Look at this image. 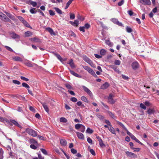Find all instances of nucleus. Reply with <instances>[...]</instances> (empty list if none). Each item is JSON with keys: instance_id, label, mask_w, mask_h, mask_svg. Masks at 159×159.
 <instances>
[{"instance_id": "14", "label": "nucleus", "mask_w": 159, "mask_h": 159, "mask_svg": "<svg viewBox=\"0 0 159 159\" xmlns=\"http://www.w3.org/2000/svg\"><path fill=\"white\" fill-rule=\"evenodd\" d=\"M69 71L70 73L74 76L79 78H81V75H79L77 73H75L74 71L70 69H69Z\"/></svg>"}, {"instance_id": "5", "label": "nucleus", "mask_w": 159, "mask_h": 159, "mask_svg": "<svg viewBox=\"0 0 159 159\" xmlns=\"http://www.w3.org/2000/svg\"><path fill=\"white\" fill-rule=\"evenodd\" d=\"M82 88L84 91L86 92L90 97L93 96V93L87 87L84 86H82Z\"/></svg>"}, {"instance_id": "40", "label": "nucleus", "mask_w": 159, "mask_h": 159, "mask_svg": "<svg viewBox=\"0 0 159 159\" xmlns=\"http://www.w3.org/2000/svg\"><path fill=\"white\" fill-rule=\"evenodd\" d=\"M60 122L63 123H66L67 122V119L64 117H61L60 118Z\"/></svg>"}, {"instance_id": "39", "label": "nucleus", "mask_w": 159, "mask_h": 159, "mask_svg": "<svg viewBox=\"0 0 159 159\" xmlns=\"http://www.w3.org/2000/svg\"><path fill=\"white\" fill-rule=\"evenodd\" d=\"M22 86L27 89H29L30 88V86L26 83H23L22 84Z\"/></svg>"}, {"instance_id": "48", "label": "nucleus", "mask_w": 159, "mask_h": 159, "mask_svg": "<svg viewBox=\"0 0 159 159\" xmlns=\"http://www.w3.org/2000/svg\"><path fill=\"white\" fill-rule=\"evenodd\" d=\"M12 81V82L15 84H17L18 85H20V82L18 80H13Z\"/></svg>"}, {"instance_id": "45", "label": "nucleus", "mask_w": 159, "mask_h": 159, "mask_svg": "<svg viewBox=\"0 0 159 159\" xmlns=\"http://www.w3.org/2000/svg\"><path fill=\"white\" fill-rule=\"evenodd\" d=\"M105 43L106 44L108 45L110 47H111L112 46V43H111L110 42V41L109 40H106L105 41Z\"/></svg>"}, {"instance_id": "49", "label": "nucleus", "mask_w": 159, "mask_h": 159, "mask_svg": "<svg viewBox=\"0 0 159 159\" xmlns=\"http://www.w3.org/2000/svg\"><path fill=\"white\" fill-rule=\"evenodd\" d=\"M40 150H41V151L42 152V153L43 154H44V155H48L47 152L45 149H43V148H41L40 149Z\"/></svg>"}, {"instance_id": "52", "label": "nucleus", "mask_w": 159, "mask_h": 159, "mask_svg": "<svg viewBox=\"0 0 159 159\" xmlns=\"http://www.w3.org/2000/svg\"><path fill=\"white\" fill-rule=\"evenodd\" d=\"M85 127L83 125L80 127V131L82 132H84L85 130Z\"/></svg>"}, {"instance_id": "4", "label": "nucleus", "mask_w": 159, "mask_h": 159, "mask_svg": "<svg viewBox=\"0 0 159 159\" xmlns=\"http://www.w3.org/2000/svg\"><path fill=\"white\" fill-rule=\"evenodd\" d=\"M83 60L88 63L92 67H94V64L92 61L90 59L86 56L83 57Z\"/></svg>"}, {"instance_id": "55", "label": "nucleus", "mask_w": 159, "mask_h": 159, "mask_svg": "<svg viewBox=\"0 0 159 159\" xmlns=\"http://www.w3.org/2000/svg\"><path fill=\"white\" fill-rule=\"evenodd\" d=\"M37 11L39 12L43 16H45V15L43 11H41L40 9H37Z\"/></svg>"}, {"instance_id": "28", "label": "nucleus", "mask_w": 159, "mask_h": 159, "mask_svg": "<svg viewBox=\"0 0 159 159\" xmlns=\"http://www.w3.org/2000/svg\"><path fill=\"white\" fill-rule=\"evenodd\" d=\"M126 154L127 156L129 157H131L132 156H136L134 153L129 151L126 152Z\"/></svg>"}, {"instance_id": "1", "label": "nucleus", "mask_w": 159, "mask_h": 159, "mask_svg": "<svg viewBox=\"0 0 159 159\" xmlns=\"http://www.w3.org/2000/svg\"><path fill=\"white\" fill-rule=\"evenodd\" d=\"M26 132L30 135L35 137L37 135V133L36 131L27 128L25 129Z\"/></svg>"}, {"instance_id": "21", "label": "nucleus", "mask_w": 159, "mask_h": 159, "mask_svg": "<svg viewBox=\"0 0 159 159\" xmlns=\"http://www.w3.org/2000/svg\"><path fill=\"white\" fill-rule=\"evenodd\" d=\"M60 143L61 144L64 146L66 145L67 144V142L64 139H61L60 140Z\"/></svg>"}, {"instance_id": "29", "label": "nucleus", "mask_w": 159, "mask_h": 159, "mask_svg": "<svg viewBox=\"0 0 159 159\" xmlns=\"http://www.w3.org/2000/svg\"><path fill=\"white\" fill-rule=\"evenodd\" d=\"M155 112V110L153 109L149 108L148 111L147 112L149 115H151L154 113Z\"/></svg>"}, {"instance_id": "2", "label": "nucleus", "mask_w": 159, "mask_h": 159, "mask_svg": "<svg viewBox=\"0 0 159 159\" xmlns=\"http://www.w3.org/2000/svg\"><path fill=\"white\" fill-rule=\"evenodd\" d=\"M90 74L94 77H97V75L93 70L89 66H82Z\"/></svg>"}, {"instance_id": "6", "label": "nucleus", "mask_w": 159, "mask_h": 159, "mask_svg": "<svg viewBox=\"0 0 159 159\" xmlns=\"http://www.w3.org/2000/svg\"><path fill=\"white\" fill-rule=\"evenodd\" d=\"M114 97V96L112 94H110L108 98V102L111 104H114L116 102V101L113 98Z\"/></svg>"}, {"instance_id": "63", "label": "nucleus", "mask_w": 159, "mask_h": 159, "mask_svg": "<svg viewBox=\"0 0 159 159\" xmlns=\"http://www.w3.org/2000/svg\"><path fill=\"white\" fill-rule=\"evenodd\" d=\"M84 29H85V27H84V26H83V27L81 26V27H80L79 30H80L81 31H82L83 32H85Z\"/></svg>"}, {"instance_id": "25", "label": "nucleus", "mask_w": 159, "mask_h": 159, "mask_svg": "<svg viewBox=\"0 0 159 159\" xmlns=\"http://www.w3.org/2000/svg\"><path fill=\"white\" fill-rule=\"evenodd\" d=\"M109 130L113 134H116V133L115 131V129L111 126L109 128Z\"/></svg>"}, {"instance_id": "60", "label": "nucleus", "mask_w": 159, "mask_h": 159, "mask_svg": "<svg viewBox=\"0 0 159 159\" xmlns=\"http://www.w3.org/2000/svg\"><path fill=\"white\" fill-rule=\"evenodd\" d=\"M124 0H121L120 2H118V5L119 6H121L124 4Z\"/></svg>"}, {"instance_id": "42", "label": "nucleus", "mask_w": 159, "mask_h": 159, "mask_svg": "<svg viewBox=\"0 0 159 159\" xmlns=\"http://www.w3.org/2000/svg\"><path fill=\"white\" fill-rule=\"evenodd\" d=\"M65 85L67 88L69 89H73V87L70 84H65Z\"/></svg>"}, {"instance_id": "24", "label": "nucleus", "mask_w": 159, "mask_h": 159, "mask_svg": "<svg viewBox=\"0 0 159 159\" xmlns=\"http://www.w3.org/2000/svg\"><path fill=\"white\" fill-rule=\"evenodd\" d=\"M24 63L26 66L28 67H33V66L32 64L31 63V62L28 60H27V61L25 62Z\"/></svg>"}, {"instance_id": "54", "label": "nucleus", "mask_w": 159, "mask_h": 159, "mask_svg": "<svg viewBox=\"0 0 159 159\" xmlns=\"http://www.w3.org/2000/svg\"><path fill=\"white\" fill-rule=\"evenodd\" d=\"M99 145L101 147H105V145L103 143V142L102 141V140L101 141H100L99 142Z\"/></svg>"}, {"instance_id": "58", "label": "nucleus", "mask_w": 159, "mask_h": 159, "mask_svg": "<svg viewBox=\"0 0 159 159\" xmlns=\"http://www.w3.org/2000/svg\"><path fill=\"white\" fill-rule=\"evenodd\" d=\"M87 141L89 143L91 144H92V140L90 137H88L87 138Z\"/></svg>"}, {"instance_id": "33", "label": "nucleus", "mask_w": 159, "mask_h": 159, "mask_svg": "<svg viewBox=\"0 0 159 159\" xmlns=\"http://www.w3.org/2000/svg\"><path fill=\"white\" fill-rule=\"evenodd\" d=\"M126 31L128 33H130L133 31L132 29L128 26H126Z\"/></svg>"}, {"instance_id": "3", "label": "nucleus", "mask_w": 159, "mask_h": 159, "mask_svg": "<svg viewBox=\"0 0 159 159\" xmlns=\"http://www.w3.org/2000/svg\"><path fill=\"white\" fill-rule=\"evenodd\" d=\"M17 17L25 26L27 27H30V25L28 23L22 16H17Z\"/></svg>"}, {"instance_id": "44", "label": "nucleus", "mask_w": 159, "mask_h": 159, "mask_svg": "<svg viewBox=\"0 0 159 159\" xmlns=\"http://www.w3.org/2000/svg\"><path fill=\"white\" fill-rule=\"evenodd\" d=\"M116 122L118 124L122 127L124 129L126 128L122 123L118 121H116Z\"/></svg>"}, {"instance_id": "32", "label": "nucleus", "mask_w": 159, "mask_h": 159, "mask_svg": "<svg viewBox=\"0 0 159 159\" xmlns=\"http://www.w3.org/2000/svg\"><path fill=\"white\" fill-rule=\"evenodd\" d=\"M25 34L26 37H29L32 35V33L30 31H27L25 33Z\"/></svg>"}, {"instance_id": "61", "label": "nucleus", "mask_w": 159, "mask_h": 159, "mask_svg": "<svg viewBox=\"0 0 159 159\" xmlns=\"http://www.w3.org/2000/svg\"><path fill=\"white\" fill-rule=\"evenodd\" d=\"M30 147L31 148L34 150L36 149H37V147L34 144H32L30 145Z\"/></svg>"}, {"instance_id": "23", "label": "nucleus", "mask_w": 159, "mask_h": 159, "mask_svg": "<svg viewBox=\"0 0 159 159\" xmlns=\"http://www.w3.org/2000/svg\"><path fill=\"white\" fill-rule=\"evenodd\" d=\"M13 59L16 61L22 62L23 61L22 59L19 57H15L13 58Z\"/></svg>"}, {"instance_id": "13", "label": "nucleus", "mask_w": 159, "mask_h": 159, "mask_svg": "<svg viewBox=\"0 0 159 159\" xmlns=\"http://www.w3.org/2000/svg\"><path fill=\"white\" fill-rule=\"evenodd\" d=\"M76 134L79 139H84V135L82 133L77 132Z\"/></svg>"}, {"instance_id": "64", "label": "nucleus", "mask_w": 159, "mask_h": 159, "mask_svg": "<svg viewBox=\"0 0 159 159\" xmlns=\"http://www.w3.org/2000/svg\"><path fill=\"white\" fill-rule=\"evenodd\" d=\"M115 64L116 65H119L120 64V61L118 60H116L115 61Z\"/></svg>"}, {"instance_id": "27", "label": "nucleus", "mask_w": 159, "mask_h": 159, "mask_svg": "<svg viewBox=\"0 0 159 159\" xmlns=\"http://www.w3.org/2000/svg\"><path fill=\"white\" fill-rule=\"evenodd\" d=\"M46 30L49 32L51 35L54 34V32L52 28L50 27H48L46 28Z\"/></svg>"}, {"instance_id": "37", "label": "nucleus", "mask_w": 159, "mask_h": 159, "mask_svg": "<svg viewBox=\"0 0 159 159\" xmlns=\"http://www.w3.org/2000/svg\"><path fill=\"white\" fill-rule=\"evenodd\" d=\"M30 142L31 143H34V144H38L37 141L33 139H31L30 140Z\"/></svg>"}, {"instance_id": "53", "label": "nucleus", "mask_w": 159, "mask_h": 159, "mask_svg": "<svg viewBox=\"0 0 159 159\" xmlns=\"http://www.w3.org/2000/svg\"><path fill=\"white\" fill-rule=\"evenodd\" d=\"M30 4L32 5L33 7H36L37 5V3L36 2L33 1H31L30 2Z\"/></svg>"}, {"instance_id": "35", "label": "nucleus", "mask_w": 159, "mask_h": 159, "mask_svg": "<svg viewBox=\"0 0 159 159\" xmlns=\"http://www.w3.org/2000/svg\"><path fill=\"white\" fill-rule=\"evenodd\" d=\"M106 53V50L104 49H102L100 50V54L102 56H104L105 55Z\"/></svg>"}, {"instance_id": "17", "label": "nucleus", "mask_w": 159, "mask_h": 159, "mask_svg": "<svg viewBox=\"0 0 159 159\" xmlns=\"http://www.w3.org/2000/svg\"><path fill=\"white\" fill-rule=\"evenodd\" d=\"M108 114L113 119H115L116 117V116L115 115V114L111 112L108 111H107Z\"/></svg>"}, {"instance_id": "62", "label": "nucleus", "mask_w": 159, "mask_h": 159, "mask_svg": "<svg viewBox=\"0 0 159 159\" xmlns=\"http://www.w3.org/2000/svg\"><path fill=\"white\" fill-rule=\"evenodd\" d=\"M29 109L30 111H32L33 112H35L36 111L35 109H34V108L32 107V106H30L29 107Z\"/></svg>"}, {"instance_id": "57", "label": "nucleus", "mask_w": 159, "mask_h": 159, "mask_svg": "<svg viewBox=\"0 0 159 159\" xmlns=\"http://www.w3.org/2000/svg\"><path fill=\"white\" fill-rule=\"evenodd\" d=\"M70 100L73 102H76L77 101V99L75 97H72L70 98Z\"/></svg>"}, {"instance_id": "18", "label": "nucleus", "mask_w": 159, "mask_h": 159, "mask_svg": "<svg viewBox=\"0 0 159 159\" xmlns=\"http://www.w3.org/2000/svg\"><path fill=\"white\" fill-rule=\"evenodd\" d=\"M3 20L5 21H6L7 22H9L11 23H12L11 21L6 16L5 14H3Z\"/></svg>"}, {"instance_id": "51", "label": "nucleus", "mask_w": 159, "mask_h": 159, "mask_svg": "<svg viewBox=\"0 0 159 159\" xmlns=\"http://www.w3.org/2000/svg\"><path fill=\"white\" fill-rule=\"evenodd\" d=\"M96 116L98 118L101 120H102L104 118L103 116L100 114H98L96 115Z\"/></svg>"}, {"instance_id": "9", "label": "nucleus", "mask_w": 159, "mask_h": 159, "mask_svg": "<svg viewBox=\"0 0 159 159\" xmlns=\"http://www.w3.org/2000/svg\"><path fill=\"white\" fill-rule=\"evenodd\" d=\"M10 34L11 35V37L13 39H18L20 38L19 35L14 32H11Z\"/></svg>"}, {"instance_id": "12", "label": "nucleus", "mask_w": 159, "mask_h": 159, "mask_svg": "<svg viewBox=\"0 0 159 159\" xmlns=\"http://www.w3.org/2000/svg\"><path fill=\"white\" fill-rule=\"evenodd\" d=\"M5 13L6 15L9 17V18H10L12 20L14 21H15L16 20V19L15 18V17L12 15L10 13H9L8 12H6Z\"/></svg>"}, {"instance_id": "8", "label": "nucleus", "mask_w": 159, "mask_h": 159, "mask_svg": "<svg viewBox=\"0 0 159 159\" xmlns=\"http://www.w3.org/2000/svg\"><path fill=\"white\" fill-rule=\"evenodd\" d=\"M139 65L137 61H134L133 62L132 64V66L134 70H136L139 67Z\"/></svg>"}, {"instance_id": "26", "label": "nucleus", "mask_w": 159, "mask_h": 159, "mask_svg": "<svg viewBox=\"0 0 159 159\" xmlns=\"http://www.w3.org/2000/svg\"><path fill=\"white\" fill-rule=\"evenodd\" d=\"M68 64H69L70 66L72 68H74L75 67V64L72 59H70V60Z\"/></svg>"}, {"instance_id": "10", "label": "nucleus", "mask_w": 159, "mask_h": 159, "mask_svg": "<svg viewBox=\"0 0 159 159\" xmlns=\"http://www.w3.org/2000/svg\"><path fill=\"white\" fill-rule=\"evenodd\" d=\"M30 39L32 42H36L38 43H40L41 42L40 39L35 37L31 38Z\"/></svg>"}, {"instance_id": "56", "label": "nucleus", "mask_w": 159, "mask_h": 159, "mask_svg": "<svg viewBox=\"0 0 159 159\" xmlns=\"http://www.w3.org/2000/svg\"><path fill=\"white\" fill-rule=\"evenodd\" d=\"M140 107L143 109L145 110L146 109V107L142 103L140 104Z\"/></svg>"}, {"instance_id": "34", "label": "nucleus", "mask_w": 159, "mask_h": 159, "mask_svg": "<svg viewBox=\"0 0 159 159\" xmlns=\"http://www.w3.org/2000/svg\"><path fill=\"white\" fill-rule=\"evenodd\" d=\"M74 0H70L68 2L66 3L65 9H66L68 8L69 6H70V4L72 3V2Z\"/></svg>"}, {"instance_id": "36", "label": "nucleus", "mask_w": 159, "mask_h": 159, "mask_svg": "<svg viewBox=\"0 0 159 159\" xmlns=\"http://www.w3.org/2000/svg\"><path fill=\"white\" fill-rule=\"evenodd\" d=\"M81 100L83 101H84L86 102H88L89 101H88V99H87V98L85 97L84 96H82L81 97Z\"/></svg>"}, {"instance_id": "15", "label": "nucleus", "mask_w": 159, "mask_h": 159, "mask_svg": "<svg viewBox=\"0 0 159 159\" xmlns=\"http://www.w3.org/2000/svg\"><path fill=\"white\" fill-rule=\"evenodd\" d=\"M69 71L70 73L74 76L79 78H81V75H79L77 73H75L74 71L70 69H69Z\"/></svg>"}, {"instance_id": "59", "label": "nucleus", "mask_w": 159, "mask_h": 159, "mask_svg": "<svg viewBox=\"0 0 159 159\" xmlns=\"http://www.w3.org/2000/svg\"><path fill=\"white\" fill-rule=\"evenodd\" d=\"M49 14L51 16H54L55 15V12L52 10H49Z\"/></svg>"}, {"instance_id": "11", "label": "nucleus", "mask_w": 159, "mask_h": 159, "mask_svg": "<svg viewBox=\"0 0 159 159\" xmlns=\"http://www.w3.org/2000/svg\"><path fill=\"white\" fill-rule=\"evenodd\" d=\"M10 121L14 125L18 127L21 128V125L16 120H10Z\"/></svg>"}, {"instance_id": "19", "label": "nucleus", "mask_w": 159, "mask_h": 159, "mask_svg": "<svg viewBox=\"0 0 159 159\" xmlns=\"http://www.w3.org/2000/svg\"><path fill=\"white\" fill-rule=\"evenodd\" d=\"M43 107L44 108L45 111L48 113L49 112V109L48 108L47 105H46V103H42Z\"/></svg>"}, {"instance_id": "20", "label": "nucleus", "mask_w": 159, "mask_h": 159, "mask_svg": "<svg viewBox=\"0 0 159 159\" xmlns=\"http://www.w3.org/2000/svg\"><path fill=\"white\" fill-rule=\"evenodd\" d=\"M76 104L78 106L81 107L82 108H84L85 107L84 105L83 104L82 102L80 101L77 102Z\"/></svg>"}, {"instance_id": "38", "label": "nucleus", "mask_w": 159, "mask_h": 159, "mask_svg": "<svg viewBox=\"0 0 159 159\" xmlns=\"http://www.w3.org/2000/svg\"><path fill=\"white\" fill-rule=\"evenodd\" d=\"M116 23L118 25L122 27H124L123 24L119 22L117 20L115 19Z\"/></svg>"}, {"instance_id": "41", "label": "nucleus", "mask_w": 159, "mask_h": 159, "mask_svg": "<svg viewBox=\"0 0 159 159\" xmlns=\"http://www.w3.org/2000/svg\"><path fill=\"white\" fill-rule=\"evenodd\" d=\"M82 125L80 124H77L75 125V127L76 129H78L80 128Z\"/></svg>"}, {"instance_id": "30", "label": "nucleus", "mask_w": 159, "mask_h": 159, "mask_svg": "<svg viewBox=\"0 0 159 159\" xmlns=\"http://www.w3.org/2000/svg\"><path fill=\"white\" fill-rule=\"evenodd\" d=\"M30 12L32 14H35L37 11V10L36 8H31L30 11Z\"/></svg>"}, {"instance_id": "31", "label": "nucleus", "mask_w": 159, "mask_h": 159, "mask_svg": "<svg viewBox=\"0 0 159 159\" xmlns=\"http://www.w3.org/2000/svg\"><path fill=\"white\" fill-rule=\"evenodd\" d=\"M53 9L55 10L59 14H62V11H61V10L59 9V8L55 7L53 8Z\"/></svg>"}, {"instance_id": "16", "label": "nucleus", "mask_w": 159, "mask_h": 159, "mask_svg": "<svg viewBox=\"0 0 159 159\" xmlns=\"http://www.w3.org/2000/svg\"><path fill=\"white\" fill-rule=\"evenodd\" d=\"M70 23L74 26L77 27L79 24V21L77 20H75L74 22L70 21Z\"/></svg>"}, {"instance_id": "43", "label": "nucleus", "mask_w": 159, "mask_h": 159, "mask_svg": "<svg viewBox=\"0 0 159 159\" xmlns=\"http://www.w3.org/2000/svg\"><path fill=\"white\" fill-rule=\"evenodd\" d=\"M128 13L130 16H135L136 15V14L134 13V12L131 10L128 11H127Z\"/></svg>"}, {"instance_id": "47", "label": "nucleus", "mask_w": 159, "mask_h": 159, "mask_svg": "<svg viewBox=\"0 0 159 159\" xmlns=\"http://www.w3.org/2000/svg\"><path fill=\"white\" fill-rule=\"evenodd\" d=\"M53 53L54 54V55L57 57L59 60L60 61H61L62 58L61 57V56L59 54H57V53Z\"/></svg>"}, {"instance_id": "46", "label": "nucleus", "mask_w": 159, "mask_h": 159, "mask_svg": "<svg viewBox=\"0 0 159 159\" xmlns=\"http://www.w3.org/2000/svg\"><path fill=\"white\" fill-rule=\"evenodd\" d=\"M86 132L91 134L93 132V130L90 129L89 128H88L86 130Z\"/></svg>"}, {"instance_id": "22", "label": "nucleus", "mask_w": 159, "mask_h": 159, "mask_svg": "<svg viewBox=\"0 0 159 159\" xmlns=\"http://www.w3.org/2000/svg\"><path fill=\"white\" fill-rule=\"evenodd\" d=\"M109 86V84L106 82L103 84L101 86V88L102 89H107Z\"/></svg>"}, {"instance_id": "7", "label": "nucleus", "mask_w": 159, "mask_h": 159, "mask_svg": "<svg viewBox=\"0 0 159 159\" xmlns=\"http://www.w3.org/2000/svg\"><path fill=\"white\" fill-rule=\"evenodd\" d=\"M139 2L143 5H150L151 2L150 0H140Z\"/></svg>"}, {"instance_id": "50", "label": "nucleus", "mask_w": 159, "mask_h": 159, "mask_svg": "<svg viewBox=\"0 0 159 159\" xmlns=\"http://www.w3.org/2000/svg\"><path fill=\"white\" fill-rule=\"evenodd\" d=\"M5 47L7 50H8L11 52H13V50L10 47L7 46H5Z\"/></svg>"}]
</instances>
